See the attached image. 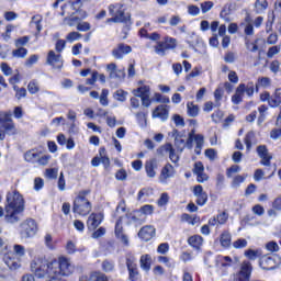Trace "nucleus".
Wrapping results in <instances>:
<instances>
[{"label":"nucleus","mask_w":281,"mask_h":281,"mask_svg":"<svg viewBox=\"0 0 281 281\" xmlns=\"http://www.w3.org/2000/svg\"><path fill=\"white\" fill-rule=\"evenodd\" d=\"M139 262L140 269H143L144 271H150V267L153 265V258L150 257V255H143Z\"/></svg>","instance_id":"obj_28"},{"label":"nucleus","mask_w":281,"mask_h":281,"mask_svg":"<svg viewBox=\"0 0 281 281\" xmlns=\"http://www.w3.org/2000/svg\"><path fill=\"white\" fill-rule=\"evenodd\" d=\"M280 104H281V92H280V89H277L274 93L270 95L269 106H271V109H278Z\"/></svg>","instance_id":"obj_25"},{"label":"nucleus","mask_w":281,"mask_h":281,"mask_svg":"<svg viewBox=\"0 0 281 281\" xmlns=\"http://www.w3.org/2000/svg\"><path fill=\"white\" fill-rule=\"evenodd\" d=\"M217 262H221V267H232L234 263L239 262L238 257H232L229 256H220L217 257Z\"/></svg>","instance_id":"obj_26"},{"label":"nucleus","mask_w":281,"mask_h":281,"mask_svg":"<svg viewBox=\"0 0 281 281\" xmlns=\"http://www.w3.org/2000/svg\"><path fill=\"white\" fill-rule=\"evenodd\" d=\"M262 87L267 89V87H271V78L269 77H259L256 83V91L258 92V88Z\"/></svg>","instance_id":"obj_32"},{"label":"nucleus","mask_w":281,"mask_h":281,"mask_svg":"<svg viewBox=\"0 0 281 281\" xmlns=\"http://www.w3.org/2000/svg\"><path fill=\"white\" fill-rule=\"evenodd\" d=\"M193 143H195V155H201V149L203 148V144H205V138L201 134H194V132L189 133L188 139L186 142V148L192 150Z\"/></svg>","instance_id":"obj_7"},{"label":"nucleus","mask_w":281,"mask_h":281,"mask_svg":"<svg viewBox=\"0 0 281 281\" xmlns=\"http://www.w3.org/2000/svg\"><path fill=\"white\" fill-rule=\"evenodd\" d=\"M245 43L246 49H248V52H256L258 49V40H256L254 43H250L249 38L245 37Z\"/></svg>","instance_id":"obj_48"},{"label":"nucleus","mask_w":281,"mask_h":281,"mask_svg":"<svg viewBox=\"0 0 281 281\" xmlns=\"http://www.w3.org/2000/svg\"><path fill=\"white\" fill-rule=\"evenodd\" d=\"M151 117L159 119L161 122H166L169 117L168 105H158L151 113Z\"/></svg>","instance_id":"obj_17"},{"label":"nucleus","mask_w":281,"mask_h":281,"mask_svg":"<svg viewBox=\"0 0 281 281\" xmlns=\"http://www.w3.org/2000/svg\"><path fill=\"white\" fill-rule=\"evenodd\" d=\"M146 113H144V112H137L136 113V120H137V122H138V124H139V126L142 127V128H146V126H147V119H146Z\"/></svg>","instance_id":"obj_36"},{"label":"nucleus","mask_w":281,"mask_h":281,"mask_svg":"<svg viewBox=\"0 0 281 281\" xmlns=\"http://www.w3.org/2000/svg\"><path fill=\"white\" fill-rule=\"evenodd\" d=\"M137 261V259L135 258V256L131 252H128L126 255V267L127 269H133L135 267H137V263H135Z\"/></svg>","instance_id":"obj_37"},{"label":"nucleus","mask_w":281,"mask_h":281,"mask_svg":"<svg viewBox=\"0 0 281 281\" xmlns=\"http://www.w3.org/2000/svg\"><path fill=\"white\" fill-rule=\"evenodd\" d=\"M172 135L175 136V148L177 153L181 155V153L186 150V139H183V135H181L178 130H173Z\"/></svg>","instance_id":"obj_19"},{"label":"nucleus","mask_w":281,"mask_h":281,"mask_svg":"<svg viewBox=\"0 0 281 281\" xmlns=\"http://www.w3.org/2000/svg\"><path fill=\"white\" fill-rule=\"evenodd\" d=\"M126 95H128V92L124 91V90H117L114 93V98L115 100H117L119 102H126Z\"/></svg>","instance_id":"obj_47"},{"label":"nucleus","mask_w":281,"mask_h":281,"mask_svg":"<svg viewBox=\"0 0 281 281\" xmlns=\"http://www.w3.org/2000/svg\"><path fill=\"white\" fill-rule=\"evenodd\" d=\"M131 52H133V48H131L130 45L121 43L115 48H113L112 56H114V58L117 60H122V58H124L126 54H131Z\"/></svg>","instance_id":"obj_13"},{"label":"nucleus","mask_w":281,"mask_h":281,"mask_svg":"<svg viewBox=\"0 0 281 281\" xmlns=\"http://www.w3.org/2000/svg\"><path fill=\"white\" fill-rule=\"evenodd\" d=\"M40 155H41V153H38L34 149H31V150H29L24 154V159L29 164H36L38 161V156Z\"/></svg>","instance_id":"obj_29"},{"label":"nucleus","mask_w":281,"mask_h":281,"mask_svg":"<svg viewBox=\"0 0 281 281\" xmlns=\"http://www.w3.org/2000/svg\"><path fill=\"white\" fill-rule=\"evenodd\" d=\"M158 155H164V153H168L169 155V159L172 164H179V151H177V149H175V147L172 146V144L168 143L164 146H161L160 148L157 149Z\"/></svg>","instance_id":"obj_11"},{"label":"nucleus","mask_w":281,"mask_h":281,"mask_svg":"<svg viewBox=\"0 0 281 281\" xmlns=\"http://www.w3.org/2000/svg\"><path fill=\"white\" fill-rule=\"evenodd\" d=\"M78 32H89L91 24L89 22H82L77 24Z\"/></svg>","instance_id":"obj_60"},{"label":"nucleus","mask_w":281,"mask_h":281,"mask_svg":"<svg viewBox=\"0 0 281 281\" xmlns=\"http://www.w3.org/2000/svg\"><path fill=\"white\" fill-rule=\"evenodd\" d=\"M244 95H245V83H240L236 88L235 94L232 97L233 104H240V102H243Z\"/></svg>","instance_id":"obj_23"},{"label":"nucleus","mask_w":281,"mask_h":281,"mask_svg":"<svg viewBox=\"0 0 281 281\" xmlns=\"http://www.w3.org/2000/svg\"><path fill=\"white\" fill-rule=\"evenodd\" d=\"M103 218L104 215H102V213H91L87 221L88 229H98L102 224Z\"/></svg>","instance_id":"obj_15"},{"label":"nucleus","mask_w":281,"mask_h":281,"mask_svg":"<svg viewBox=\"0 0 281 281\" xmlns=\"http://www.w3.org/2000/svg\"><path fill=\"white\" fill-rule=\"evenodd\" d=\"M91 194V190L86 189L78 192L72 205L74 214H79V216H89L93 205L91 201L87 199Z\"/></svg>","instance_id":"obj_2"},{"label":"nucleus","mask_w":281,"mask_h":281,"mask_svg":"<svg viewBox=\"0 0 281 281\" xmlns=\"http://www.w3.org/2000/svg\"><path fill=\"white\" fill-rule=\"evenodd\" d=\"M254 267L249 261H243L239 267V271L234 274V281H250Z\"/></svg>","instance_id":"obj_9"},{"label":"nucleus","mask_w":281,"mask_h":281,"mask_svg":"<svg viewBox=\"0 0 281 281\" xmlns=\"http://www.w3.org/2000/svg\"><path fill=\"white\" fill-rule=\"evenodd\" d=\"M20 227V235L23 239L34 238V236H36V232H38V226L32 218L24 221Z\"/></svg>","instance_id":"obj_6"},{"label":"nucleus","mask_w":281,"mask_h":281,"mask_svg":"<svg viewBox=\"0 0 281 281\" xmlns=\"http://www.w3.org/2000/svg\"><path fill=\"white\" fill-rule=\"evenodd\" d=\"M30 43V36H22L15 41V47H25Z\"/></svg>","instance_id":"obj_56"},{"label":"nucleus","mask_w":281,"mask_h":281,"mask_svg":"<svg viewBox=\"0 0 281 281\" xmlns=\"http://www.w3.org/2000/svg\"><path fill=\"white\" fill-rule=\"evenodd\" d=\"M13 254L18 258V260L12 259L10 255H4L3 261L7 267H9V269L16 270L19 269V267H21V262L19 260H21V258L25 256V246L19 244L13 245Z\"/></svg>","instance_id":"obj_3"},{"label":"nucleus","mask_w":281,"mask_h":281,"mask_svg":"<svg viewBox=\"0 0 281 281\" xmlns=\"http://www.w3.org/2000/svg\"><path fill=\"white\" fill-rule=\"evenodd\" d=\"M21 216H23V211L4 206L5 223H10L11 225H14V223H19V221H21Z\"/></svg>","instance_id":"obj_10"},{"label":"nucleus","mask_w":281,"mask_h":281,"mask_svg":"<svg viewBox=\"0 0 281 281\" xmlns=\"http://www.w3.org/2000/svg\"><path fill=\"white\" fill-rule=\"evenodd\" d=\"M13 91H15V98L21 100V98H25L27 95V90L25 88H19V86H13Z\"/></svg>","instance_id":"obj_40"},{"label":"nucleus","mask_w":281,"mask_h":281,"mask_svg":"<svg viewBox=\"0 0 281 281\" xmlns=\"http://www.w3.org/2000/svg\"><path fill=\"white\" fill-rule=\"evenodd\" d=\"M269 69L272 74H278L280 71V61L279 60H272L270 63Z\"/></svg>","instance_id":"obj_62"},{"label":"nucleus","mask_w":281,"mask_h":281,"mask_svg":"<svg viewBox=\"0 0 281 281\" xmlns=\"http://www.w3.org/2000/svg\"><path fill=\"white\" fill-rule=\"evenodd\" d=\"M71 260L67 257H59L58 260L48 261L43 258H35L31 262V271L36 278H47V276H71L75 271Z\"/></svg>","instance_id":"obj_1"},{"label":"nucleus","mask_w":281,"mask_h":281,"mask_svg":"<svg viewBox=\"0 0 281 281\" xmlns=\"http://www.w3.org/2000/svg\"><path fill=\"white\" fill-rule=\"evenodd\" d=\"M0 122L1 126H4L7 130V135H16V133H19L16 125L12 120V112H0Z\"/></svg>","instance_id":"obj_8"},{"label":"nucleus","mask_w":281,"mask_h":281,"mask_svg":"<svg viewBox=\"0 0 281 281\" xmlns=\"http://www.w3.org/2000/svg\"><path fill=\"white\" fill-rule=\"evenodd\" d=\"M255 91H256V86L254 85V81H249L247 85H245L244 93H246L248 98L254 97Z\"/></svg>","instance_id":"obj_39"},{"label":"nucleus","mask_w":281,"mask_h":281,"mask_svg":"<svg viewBox=\"0 0 281 281\" xmlns=\"http://www.w3.org/2000/svg\"><path fill=\"white\" fill-rule=\"evenodd\" d=\"M187 113L189 115V117H196V115H199V105H195L192 102L187 103Z\"/></svg>","instance_id":"obj_33"},{"label":"nucleus","mask_w":281,"mask_h":281,"mask_svg":"<svg viewBox=\"0 0 281 281\" xmlns=\"http://www.w3.org/2000/svg\"><path fill=\"white\" fill-rule=\"evenodd\" d=\"M127 271L130 273V280L136 281L139 276V271H137V266L134 268H127Z\"/></svg>","instance_id":"obj_58"},{"label":"nucleus","mask_w":281,"mask_h":281,"mask_svg":"<svg viewBox=\"0 0 281 281\" xmlns=\"http://www.w3.org/2000/svg\"><path fill=\"white\" fill-rule=\"evenodd\" d=\"M254 137H256V135L254 134V132H248L246 137H245V144H246V149L249 151L251 150V144L254 142Z\"/></svg>","instance_id":"obj_45"},{"label":"nucleus","mask_w":281,"mask_h":281,"mask_svg":"<svg viewBox=\"0 0 281 281\" xmlns=\"http://www.w3.org/2000/svg\"><path fill=\"white\" fill-rule=\"evenodd\" d=\"M234 249H245L247 247V239L239 238L233 243Z\"/></svg>","instance_id":"obj_53"},{"label":"nucleus","mask_w":281,"mask_h":281,"mask_svg":"<svg viewBox=\"0 0 281 281\" xmlns=\"http://www.w3.org/2000/svg\"><path fill=\"white\" fill-rule=\"evenodd\" d=\"M158 254L166 255L167 251H170V245L168 243H162L157 248Z\"/></svg>","instance_id":"obj_64"},{"label":"nucleus","mask_w":281,"mask_h":281,"mask_svg":"<svg viewBox=\"0 0 281 281\" xmlns=\"http://www.w3.org/2000/svg\"><path fill=\"white\" fill-rule=\"evenodd\" d=\"M5 207H9L11 210H19L20 212H25V200H23V195H21L16 191L13 193H8Z\"/></svg>","instance_id":"obj_5"},{"label":"nucleus","mask_w":281,"mask_h":281,"mask_svg":"<svg viewBox=\"0 0 281 281\" xmlns=\"http://www.w3.org/2000/svg\"><path fill=\"white\" fill-rule=\"evenodd\" d=\"M269 5V2L267 0H257L255 3V8L258 10V12H263V10H267Z\"/></svg>","instance_id":"obj_49"},{"label":"nucleus","mask_w":281,"mask_h":281,"mask_svg":"<svg viewBox=\"0 0 281 281\" xmlns=\"http://www.w3.org/2000/svg\"><path fill=\"white\" fill-rule=\"evenodd\" d=\"M216 218H217L218 225H225V223H227L229 218V214L223 211L222 213L217 214Z\"/></svg>","instance_id":"obj_46"},{"label":"nucleus","mask_w":281,"mask_h":281,"mask_svg":"<svg viewBox=\"0 0 281 281\" xmlns=\"http://www.w3.org/2000/svg\"><path fill=\"white\" fill-rule=\"evenodd\" d=\"M244 182H245V177H243V176H236V177L233 179L232 188H239V187H240V183H244Z\"/></svg>","instance_id":"obj_63"},{"label":"nucleus","mask_w":281,"mask_h":281,"mask_svg":"<svg viewBox=\"0 0 281 281\" xmlns=\"http://www.w3.org/2000/svg\"><path fill=\"white\" fill-rule=\"evenodd\" d=\"M91 280L92 281H109L106 276L104 273H100V272H93L91 274Z\"/></svg>","instance_id":"obj_57"},{"label":"nucleus","mask_w":281,"mask_h":281,"mask_svg":"<svg viewBox=\"0 0 281 281\" xmlns=\"http://www.w3.org/2000/svg\"><path fill=\"white\" fill-rule=\"evenodd\" d=\"M80 38H82V34L76 31L68 33V35L66 36V41H68V43H74V41H80Z\"/></svg>","instance_id":"obj_43"},{"label":"nucleus","mask_w":281,"mask_h":281,"mask_svg":"<svg viewBox=\"0 0 281 281\" xmlns=\"http://www.w3.org/2000/svg\"><path fill=\"white\" fill-rule=\"evenodd\" d=\"M13 58H25L27 56V48L18 47L16 49L12 50Z\"/></svg>","instance_id":"obj_34"},{"label":"nucleus","mask_w":281,"mask_h":281,"mask_svg":"<svg viewBox=\"0 0 281 281\" xmlns=\"http://www.w3.org/2000/svg\"><path fill=\"white\" fill-rule=\"evenodd\" d=\"M176 170H175V167L170 164H167L165 165V167L161 169V172H160V181L161 183H166V181H168V179L175 177L176 175Z\"/></svg>","instance_id":"obj_18"},{"label":"nucleus","mask_w":281,"mask_h":281,"mask_svg":"<svg viewBox=\"0 0 281 281\" xmlns=\"http://www.w3.org/2000/svg\"><path fill=\"white\" fill-rule=\"evenodd\" d=\"M138 236L142 238V240L148 243V240H151L155 236V227L150 225L142 227L138 232Z\"/></svg>","instance_id":"obj_20"},{"label":"nucleus","mask_w":281,"mask_h":281,"mask_svg":"<svg viewBox=\"0 0 281 281\" xmlns=\"http://www.w3.org/2000/svg\"><path fill=\"white\" fill-rule=\"evenodd\" d=\"M102 269H103V271L109 273V272L113 271V269H115V265L109 260H105L102 263Z\"/></svg>","instance_id":"obj_59"},{"label":"nucleus","mask_w":281,"mask_h":281,"mask_svg":"<svg viewBox=\"0 0 281 281\" xmlns=\"http://www.w3.org/2000/svg\"><path fill=\"white\" fill-rule=\"evenodd\" d=\"M166 49H175L177 47V40L172 37L165 38V42H162Z\"/></svg>","instance_id":"obj_42"},{"label":"nucleus","mask_w":281,"mask_h":281,"mask_svg":"<svg viewBox=\"0 0 281 281\" xmlns=\"http://www.w3.org/2000/svg\"><path fill=\"white\" fill-rule=\"evenodd\" d=\"M155 207L150 204H146L144 206H142L139 210H137V212H140V216H148L150 214H153Z\"/></svg>","instance_id":"obj_38"},{"label":"nucleus","mask_w":281,"mask_h":281,"mask_svg":"<svg viewBox=\"0 0 281 281\" xmlns=\"http://www.w3.org/2000/svg\"><path fill=\"white\" fill-rule=\"evenodd\" d=\"M99 100H100V104H102V106H109V91L106 89L102 90Z\"/></svg>","instance_id":"obj_44"},{"label":"nucleus","mask_w":281,"mask_h":281,"mask_svg":"<svg viewBox=\"0 0 281 281\" xmlns=\"http://www.w3.org/2000/svg\"><path fill=\"white\" fill-rule=\"evenodd\" d=\"M133 94L136 95V98H150V87L140 86L138 89L133 90Z\"/></svg>","instance_id":"obj_27"},{"label":"nucleus","mask_w":281,"mask_h":281,"mask_svg":"<svg viewBox=\"0 0 281 281\" xmlns=\"http://www.w3.org/2000/svg\"><path fill=\"white\" fill-rule=\"evenodd\" d=\"M145 170H146V175L147 177H149V179H155V177H157V160L156 159H151L149 161H147L145 164Z\"/></svg>","instance_id":"obj_22"},{"label":"nucleus","mask_w":281,"mask_h":281,"mask_svg":"<svg viewBox=\"0 0 281 281\" xmlns=\"http://www.w3.org/2000/svg\"><path fill=\"white\" fill-rule=\"evenodd\" d=\"M214 98H215V106H221V101L223 100V89L217 88L214 91Z\"/></svg>","instance_id":"obj_52"},{"label":"nucleus","mask_w":281,"mask_h":281,"mask_svg":"<svg viewBox=\"0 0 281 281\" xmlns=\"http://www.w3.org/2000/svg\"><path fill=\"white\" fill-rule=\"evenodd\" d=\"M237 172H240V166L233 165L231 168L227 169L226 177H228V179H232V176L236 175Z\"/></svg>","instance_id":"obj_55"},{"label":"nucleus","mask_w":281,"mask_h":281,"mask_svg":"<svg viewBox=\"0 0 281 281\" xmlns=\"http://www.w3.org/2000/svg\"><path fill=\"white\" fill-rule=\"evenodd\" d=\"M166 45L162 42H159L157 46H155V52L158 56H166Z\"/></svg>","instance_id":"obj_54"},{"label":"nucleus","mask_w":281,"mask_h":281,"mask_svg":"<svg viewBox=\"0 0 281 281\" xmlns=\"http://www.w3.org/2000/svg\"><path fill=\"white\" fill-rule=\"evenodd\" d=\"M42 21H43V16H41V15H34V16L32 18L31 23H32L33 25H35L37 32H41V30H43V26L41 25V22H42Z\"/></svg>","instance_id":"obj_51"},{"label":"nucleus","mask_w":281,"mask_h":281,"mask_svg":"<svg viewBox=\"0 0 281 281\" xmlns=\"http://www.w3.org/2000/svg\"><path fill=\"white\" fill-rule=\"evenodd\" d=\"M188 243L191 247H194V249H199L201 245H203V237L199 235L191 236L188 239Z\"/></svg>","instance_id":"obj_31"},{"label":"nucleus","mask_w":281,"mask_h":281,"mask_svg":"<svg viewBox=\"0 0 281 281\" xmlns=\"http://www.w3.org/2000/svg\"><path fill=\"white\" fill-rule=\"evenodd\" d=\"M258 156L261 159V166H271V155H269V150L267 149V146L261 145L257 147Z\"/></svg>","instance_id":"obj_16"},{"label":"nucleus","mask_w":281,"mask_h":281,"mask_svg":"<svg viewBox=\"0 0 281 281\" xmlns=\"http://www.w3.org/2000/svg\"><path fill=\"white\" fill-rule=\"evenodd\" d=\"M115 236L121 240L124 245H128V236L124 234V227L122 226V217L116 221L115 224Z\"/></svg>","instance_id":"obj_21"},{"label":"nucleus","mask_w":281,"mask_h":281,"mask_svg":"<svg viewBox=\"0 0 281 281\" xmlns=\"http://www.w3.org/2000/svg\"><path fill=\"white\" fill-rule=\"evenodd\" d=\"M213 8H214V2L212 1H205L201 3L202 14H207V12H210V10H212Z\"/></svg>","instance_id":"obj_50"},{"label":"nucleus","mask_w":281,"mask_h":281,"mask_svg":"<svg viewBox=\"0 0 281 281\" xmlns=\"http://www.w3.org/2000/svg\"><path fill=\"white\" fill-rule=\"evenodd\" d=\"M232 14V9L229 8V5H224V8L222 9L220 16L221 19H224V21L226 23H229V15Z\"/></svg>","instance_id":"obj_35"},{"label":"nucleus","mask_w":281,"mask_h":281,"mask_svg":"<svg viewBox=\"0 0 281 281\" xmlns=\"http://www.w3.org/2000/svg\"><path fill=\"white\" fill-rule=\"evenodd\" d=\"M47 65H50L53 69H63V56L54 50H49L46 59Z\"/></svg>","instance_id":"obj_12"},{"label":"nucleus","mask_w":281,"mask_h":281,"mask_svg":"<svg viewBox=\"0 0 281 281\" xmlns=\"http://www.w3.org/2000/svg\"><path fill=\"white\" fill-rule=\"evenodd\" d=\"M193 195L196 198V205H205L207 203V193L203 191V187L201 184H196L193 188Z\"/></svg>","instance_id":"obj_14"},{"label":"nucleus","mask_w":281,"mask_h":281,"mask_svg":"<svg viewBox=\"0 0 281 281\" xmlns=\"http://www.w3.org/2000/svg\"><path fill=\"white\" fill-rule=\"evenodd\" d=\"M108 10L110 16H114L117 23H128L131 21V15L126 14L123 3L110 4Z\"/></svg>","instance_id":"obj_4"},{"label":"nucleus","mask_w":281,"mask_h":281,"mask_svg":"<svg viewBox=\"0 0 281 281\" xmlns=\"http://www.w3.org/2000/svg\"><path fill=\"white\" fill-rule=\"evenodd\" d=\"M220 243L222 247H229V245H232V234L227 231H224L221 235Z\"/></svg>","instance_id":"obj_30"},{"label":"nucleus","mask_w":281,"mask_h":281,"mask_svg":"<svg viewBox=\"0 0 281 281\" xmlns=\"http://www.w3.org/2000/svg\"><path fill=\"white\" fill-rule=\"evenodd\" d=\"M27 90H29V93H31L32 95H34V93H38L40 91L38 82L36 80L30 81L27 85Z\"/></svg>","instance_id":"obj_41"},{"label":"nucleus","mask_w":281,"mask_h":281,"mask_svg":"<svg viewBox=\"0 0 281 281\" xmlns=\"http://www.w3.org/2000/svg\"><path fill=\"white\" fill-rule=\"evenodd\" d=\"M277 54H280V46H272L267 52L268 58H273V56H277Z\"/></svg>","instance_id":"obj_61"},{"label":"nucleus","mask_w":281,"mask_h":281,"mask_svg":"<svg viewBox=\"0 0 281 281\" xmlns=\"http://www.w3.org/2000/svg\"><path fill=\"white\" fill-rule=\"evenodd\" d=\"M130 223H133L134 225H144L146 223V216L142 215V212L134 211L128 216Z\"/></svg>","instance_id":"obj_24"}]
</instances>
